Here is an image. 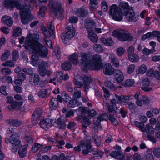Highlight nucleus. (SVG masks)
I'll use <instances>...</instances> for the list:
<instances>
[{"instance_id":"f257e3e1","label":"nucleus","mask_w":160,"mask_h":160,"mask_svg":"<svg viewBox=\"0 0 160 160\" xmlns=\"http://www.w3.org/2000/svg\"><path fill=\"white\" fill-rule=\"evenodd\" d=\"M79 63L82 67L98 70L102 66V60L99 54H95L91 56L90 53L82 52L79 55Z\"/></svg>"},{"instance_id":"f03ea898","label":"nucleus","mask_w":160,"mask_h":160,"mask_svg":"<svg viewBox=\"0 0 160 160\" xmlns=\"http://www.w3.org/2000/svg\"><path fill=\"white\" fill-rule=\"evenodd\" d=\"M39 34L34 33L27 36L25 45L26 48L32 53L39 55L42 58L46 57L48 53L47 49L38 41Z\"/></svg>"},{"instance_id":"7ed1b4c3","label":"nucleus","mask_w":160,"mask_h":160,"mask_svg":"<svg viewBox=\"0 0 160 160\" xmlns=\"http://www.w3.org/2000/svg\"><path fill=\"white\" fill-rule=\"evenodd\" d=\"M92 81L90 76L86 74L83 75L81 77L78 75H76L73 79L74 83L78 88H82L84 84V88L86 92L89 89L90 87L89 84Z\"/></svg>"},{"instance_id":"20e7f679","label":"nucleus","mask_w":160,"mask_h":160,"mask_svg":"<svg viewBox=\"0 0 160 160\" xmlns=\"http://www.w3.org/2000/svg\"><path fill=\"white\" fill-rule=\"evenodd\" d=\"M48 6L54 14L58 18L60 19H62L64 15V12L60 1L56 0L53 2L52 0H50Z\"/></svg>"},{"instance_id":"39448f33","label":"nucleus","mask_w":160,"mask_h":160,"mask_svg":"<svg viewBox=\"0 0 160 160\" xmlns=\"http://www.w3.org/2000/svg\"><path fill=\"white\" fill-rule=\"evenodd\" d=\"M20 135L17 132L13 133L8 138L5 139V142L8 144L10 143L12 144L11 150L13 152L17 151L19 145L21 141L20 140Z\"/></svg>"},{"instance_id":"423d86ee","label":"nucleus","mask_w":160,"mask_h":160,"mask_svg":"<svg viewBox=\"0 0 160 160\" xmlns=\"http://www.w3.org/2000/svg\"><path fill=\"white\" fill-rule=\"evenodd\" d=\"M112 35L114 37H117L119 40L122 41H131L133 37L126 31L120 30L114 31Z\"/></svg>"},{"instance_id":"0eeeda50","label":"nucleus","mask_w":160,"mask_h":160,"mask_svg":"<svg viewBox=\"0 0 160 160\" xmlns=\"http://www.w3.org/2000/svg\"><path fill=\"white\" fill-rule=\"evenodd\" d=\"M75 35L74 28L72 25L68 26L66 28L65 32L62 35V42L67 44Z\"/></svg>"},{"instance_id":"6e6552de","label":"nucleus","mask_w":160,"mask_h":160,"mask_svg":"<svg viewBox=\"0 0 160 160\" xmlns=\"http://www.w3.org/2000/svg\"><path fill=\"white\" fill-rule=\"evenodd\" d=\"M47 28L48 29L44 26H42L41 29L45 38L48 39L50 36L53 37L55 36L54 34V28L53 26V22L51 21L48 22L47 24Z\"/></svg>"},{"instance_id":"1a4fd4ad","label":"nucleus","mask_w":160,"mask_h":160,"mask_svg":"<svg viewBox=\"0 0 160 160\" xmlns=\"http://www.w3.org/2000/svg\"><path fill=\"white\" fill-rule=\"evenodd\" d=\"M142 129V131L144 132L143 136L144 137L152 142H155L154 137L150 134L153 133L154 132V128L151 126L149 124H147L144 127H143Z\"/></svg>"},{"instance_id":"9d476101","label":"nucleus","mask_w":160,"mask_h":160,"mask_svg":"<svg viewBox=\"0 0 160 160\" xmlns=\"http://www.w3.org/2000/svg\"><path fill=\"white\" fill-rule=\"evenodd\" d=\"M30 7L29 5L25 4L23 7L20 9V16L22 17V22L24 24H27L28 22V20L27 17L29 15Z\"/></svg>"},{"instance_id":"9b49d317","label":"nucleus","mask_w":160,"mask_h":160,"mask_svg":"<svg viewBox=\"0 0 160 160\" xmlns=\"http://www.w3.org/2000/svg\"><path fill=\"white\" fill-rule=\"evenodd\" d=\"M4 6L7 8L12 10L15 6L16 8L20 10L25 5L20 4L19 2L15 0H6L4 2Z\"/></svg>"},{"instance_id":"f8f14e48","label":"nucleus","mask_w":160,"mask_h":160,"mask_svg":"<svg viewBox=\"0 0 160 160\" xmlns=\"http://www.w3.org/2000/svg\"><path fill=\"white\" fill-rule=\"evenodd\" d=\"M109 11L111 15L114 20L120 21L122 19V15L120 14L118 8L116 5H112L110 8Z\"/></svg>"},{"instance_id":"ddd939ff","label":"nucleus","mask_w":160,"mask_h":160,"mask_svg":"<svg viewBox=\"0 0 160 160\" xmlns=\"http://www.w3.org/2000/svg\"><path fill=\"white\" fill-rule=\"evenodd\" d=\"M42 110L40 108H36L34 112L32 119V123L34 124L38 123L40 117L42 114Z\"/></svg>"},{"instance_id":"4468645a","label":"nucleus","mask_w":160,"mask_h":160,"mask_svg":"<svg viewBox=\"0 0 160 160\" xmlns=\"http://www.w3.org/2000/svg\"><path fill=\"white\" fill-rule=\"evenodd\" d=\"M154 37H157V40L160 43V32L158 31H153L144 35L142 37V39L144 40L146 39L152 38Z\"/></svg>"},{"instance_id":"2eb2a0df","label":"nucleus","mask_w":160,"mask_h":160,"mask_svg":"<svg viewBox=\"0 0 160 160\" xmlns=\"http://www.w3.org/2000/svg\"><path fill=\"white\" fill-rule=\"evenodd\" d=\"M53 120L49 118L41 120L39 123L40 127L42 128L46 129L49 127L53 126Z\"/></svg>"},{"instance_id":"dca6fc26","label":"nucleus","mask_w":160,"mask_h":160,"mask_svg":"<svg viewBox=\"0 0 160 160\" xmlns=\"http://www.w3.org/2000/svg\"><path fill=\"white\" fill-rule=\"evenodd\" d=\"M91 139V138L88 139L85 138L81 140L80 144L76 147H75L74 148V150L77 152H80L81 150V148H84L87 144H90L92 142Z\"/></svg>"},{"instance_id":"f3484780","label":"nucleus","mask_w":160,"mask_h":160,"mask_svg":"<svg viewBox=\"0 0 160 160\" xmlns=\"http://www.w3.org/2000/svg\"><path fill=\"white\" fill-rule=\"evenodd\" d=\"M114 78L117 82L119 83L124 80V75L122 72L118 69L115 70L114 72Z\"/></svg>"},{"instance_id":"a211bd4d","label":"nucleus","mask_w":160,"mask_h":160,"mask_svg":"<svg viewBox=\"0 0 160 160\" xmlns=\"http://www.w3.org/2000/svg\"><path fill=\"white\" fill-rule=\"evenodd\" d=\"M120 11L122 15H123L128 12L131 9L129 7L128 4L124 2H122L119 4Z\"/></svg>"},{"instance_id":"6ab92c4d","label":"nucleus","mask_w":160,"mask_h":160,"mask_svg":"<svg viewBox=\"0 0 160 160\" xmlns=\"http://www.w3.org/2000/svg\"><path fill=\"white\" fill-rule=\"evenodd\" d=\"M65 120L63 118V117H61L58 119L56 122L53 121V126L55 127H59L60 129H64L66 126L65 124Z\"/></svg>"},{"instance_id":"aec40b11","label":"nucleus","mask_w":160,"mask_h":160,"mask_svg":"<svg viewBox=\"0 0 160 160\" xmlns=\"http://www.w3.org/2000/svg\"><path fill=\"white\" fill-rule=\"evenodd\" d=\"M39 75L36 73H33L29 76V83L33 85H37L40 81Z\"/></svg>"},{"instance_id":"412c9836","label":"nucleus","mask_w":160,"mask_h":160,"mask_svg":"<svg viewBox=\"0 0 160 160\" xmlns=\"http://www.w3.org/2000/svg\"><path fill=\"white\" fill-rule=\"evenodd\" d=\"M115 70L112 65L110 63L105 64L103 67V73L107 75H111L114 72Z\"/></svg>"},{"instance_id":"4be33fe9","label":"nucleus","mask_w":160,"mask_h":160,"mask_svg":"<svg viewBox=\"0 0 160 160\" xmlns=\"http://www.w3.org/2000/svg\"><path fill=\"white\" fill-rule=\"evenodd\" d=\"M109 61L111 64L114 67L118 68L120 65L119 61L116 58L114 54H110L109 56Z\"/></svg>"},{"instance_id":"5701e85b","label":"nucleus","mask_w":160,"mask_h":160,"mask_svg":"<svg viewBox=\"0 0 160 160\" xmlns=\"http://www.w3.org/2000/svg\"><path fill=\"white\" fill-rule=\"evenodd\" d=\"M124 15L125 16L126 19L129 22H135L137 20L135 17L134 12L132 9Z\"/></svg>"},{"instance_id":"b1692460","label":"nucleus","mask_w":160,"mask_h":160,"mask_svg":"<svg viewBox=\"0 0 160 160\" xmlns=\"http://www.w3.org/2000/svg\"><path fill=\"white\" fill-rule=\"evenodd\" d=\"M143 87H141V89L145 92H148L152 90L151 87H149L150 83L149 79L145 78L143 79L142 82Z\"/></svg>"},{"instance_id":"393cba45","label":"nucleus","mask_w":160,"mask_h":160,"mask_svg":"<svg viewBox=\"0 0 160 160\" xmlns=\"http://www.w3.org/2000/svg\"><path fill=\"white\" fill-rule=\"evenodd\" d=\"M1 21L2 23L10 27H11L13 23L12 19L9 16L7 15L4 16L2 17Z\"/></svg>"},{"instance_id":"a878e982","label":"nucleus","mask_w":160,"mask_h":160,"mask_svg":"<svg viewBox=\"0 0 160 160\" xmlns=\"http://www.w3.org/2000/svg\"><path fill=\"white\" fill-rule=\"evenodd\" d=\"M88 14L87 9L84 7L78 9L76 11V14L79 17H84L87 16Z\"/></svg>"},{"instance_id":"bb28decb","label":"nucleus","mask_w":160,"mask_h":160,"mask_svg":"<svg viewBox=\"0 0 160 160\" xmlns=\"http://www.w3.org/2000/svg\"><path fill=\"white\" fill-rule=\"evenodd\" d=\"M85 26L88 32H92L94 29L95 23L93 20H88L86 22Z\"/></svg>"},{"instance_id":"cd10ccee","label":"nucleus","mask_w":160,"mask_h":160,"mask_svg":"<svg viewBox=\"0 0 160 160\" xmlns=\"http://www.w3.org/2000/svg\"><path fill=\"white\" fill-rule=\"evenodd\" d=\"M49 91L50 90L48 89L40 90L38 93V95L41 98H47L50 95Z\"/></svg>"},{"instance_id":"c85d7f7f","label":"nucleus","mask_w":160,"mask_h":160,"mask_svg":"<svg viewBox=\"0 0 160 160\" xmlns=\"http://www.w3.org/2000/svg\"><path fill=\"white\" fill-rule=\"evenodd\" d=\"M110 155L111 157L115 158H119L121 160H122L124 158V156L123 155L122 152L120 151H113L110 153Z\"/></svg>"},{"instance_id":"c756f323","label":"nucleus","mask_w":160,"mask_h":160,"mask_svg":"<svg viewBox=\"0 0 160 160\" xmlns=\"http://www.w3.org/2000/svg\"><path fill=\"white\" fill-rule=\"evenodd\" d=\"M78 54L77 53L75 52L72 55H70L69 56V60L73 64H77L78 63L80 64L79 63L80 59L78 61Z\"/></svg>"},{"instance_id":"7c9ffc66","label":"nucleus","mask_w":160,"mask_h":160,"mask_svg":"<svg viewBox=\"0 0 160 160\" xmlns=\"http://www.w3.org/2000/svg\"><path fill=\"white\" fill-rule=\"evenodd\" d=\"M100 41L101 43L104 45L112 46L113 44V42L111 38H102L100 39Z\"/></svg>"},{"instance_id":"2f4dec72","label":"nucleus","mask_w":160,"mask_h":160,"mask_svg":"<svg viewBox=\"0 0 160 160\" xmlns=\"http://www.w3.org/2000/svg\"><path fill=\"white\" fill-rule=\"evenodd\" d=\"M115 96L117 100V102L120 104H122L123 102H125V101L129 100L130 98L128 96H124L123 95L118 96L115 94Z\"/></svg>"},{"instance_id":"473e14b6","label":"nucleus","mask_w":160,"mask_h":160,"mask_svg":"<svg viewBox=\"0 0 160 160\" xmlns=\"http://www.w3.org/2000/svg\"><path fill=\"white\" fill-rule=\"evenodd\" d=\"M58 104L57 99L55 98H53L49 102V106L51 109L55 110L58 106Z\"/></svg>"},{"instance_id":"72a5a7b5","label":"nucleus","mask_w":160,"mask_h":160,"mask_svg":"<svg viewBox=\"0 0 160 160\" xmlns=\"http://www.w3.org/2000/svg\"><path fill=\"white\" fill-rule=\"evenodd\" d=\"M38 71L41 76L44 77L46 75L49 76L51 74V72L50 70H46L45 68H38Z\"/></svg>"},{"instance_id":"f704fd0d","label":"nucleus","mask_w":160,"mask_h":160,"mask_svg":"<svg viewBox=\"0 0 160 160\" xmlns=\"http://www.w3.org/2000/svg\"><path fill=\"white\" fill-rule=\"evenodd\" d=\"M27 153V147L26 146H23L21 147L19 149L18 154L19 156L21 158L25 157Z\"/></svg>"},{"instance_id":"c9c22d12","label":"nucleus","mask_w":160,"mask_h":160,"mask_svg":"<svg viewBox=\"0 0 160 160\" xmlns=\"http://www.w3.org/2000/svg\"><path fill=\"white\" fill-rule=\"evenodd\" d=\"M30 63L33 66H37L39 60L38 56L35 54L32 55L31 58Z\"/></svg>"},{"instance_id":"e433bc0d","label":"nucleus","mask_w":160,"mask_h":160,"mask_svg":"<svg viewBox=\"0 0 160 160\" xmlns=\"http://www.w3.org/2000/svg\"><path fill=\"white\" fill-rule=\"evenodd\" d=\"M105 85L106 87L110 90L114 91L117 89V88L110 81L107 80L105 82Z\"/></svg>"},{"instance_id":"4c0bfd02","label":"nucleus","mask_w":160,"mask_h":160,"mask_svg":"<svg viewBox=\"0 0 160 160\" xmlns=\"http://www.w3.org/2000/svg\"><path fill=\"white\" fill-rule=\"evenodd\" d=\"M88 37L89 39L93 42H97L98 38L97 35L93 33L92 32H88Z\"/></svg>"},{"instance_id":"58836bf2","label":"nucleus","mask_w":160,"mask_h":160,"mask_svg":"<svg viewBox=\"0 0 160 160\" xmlns=\"http://www.w3.org/2000/svg\"><path fill=\"white\" fill-rule=\"evenodd\" d=\"M90 144H87L85 147L86 148V149H84L82 151V153L83 154L86 155L87 154H89V152H91L93 151L94 150L93 148L90 145Z\"/></svg>"},{"instance_id":"ea45409f","label":"nucleus","mask_w":160,"mask_h":160,"mask_svg":"<svg viewBox=\"0 0 160 160\" xmlns=\"http://www.w3.org/2000/svg\"><path fill=\"white\" fill-rule=\"evenodd\" d=\"M108 109L110 112L115 113L119 110L116 105H109L108 106Z\"/></svg>"},{"instance_id":"a19ab883","label":"nucleus","mask_w":160,"mask_h":160,"mask_svg":"<svg viewBox=\"0 0 160 160\" xmlns=\"http://www.w3.org/2000/svg\"><path fill=\"white\" fill-rule=\"evenodd\" d=\"M9 124L11 126L18 127L22 125V123L18 120H10L9 121Z\"/></svg>"},{"instance_id":"79ce46f5","label":"nucleus","mask_w":160,"mask_h":160,"mask_svg":"<svg viewBox=\"0 0 160 160\" xmlns=\"http://www.w3.org/2000/svg\"><path fill=\"white\" fill-rule=\"evenodd\" d=\"M128 59L132 62H136L138 61L139 57L137 54L134 53L128 55Z\"/></svg>"},{"instance_id":"37998d69","label":"nucleus","mask_w":160,"mask_h":160,"mask_svg":"<svg viewBox=\"0 0 160 160\" xmlns=\"http://www.w3.org/2000/svg\"><path fill=\"white\" fill-rule=\"evenodd\" d=\"M78 100L75 99H72L68 102L67 106L70 108H73L78 105Z\"/></svg>"},{"instance_id":"c03bdc74","label":"nucleus","mask_w":160,"mask_h":160,"mask_svg":"<svg viewBox=\"0 0 160 160\" xmlns=\"http://www.w3.org/2000/svg\"><path fill=\"white\" fill-rule=\"evenodd\" d=\"M92 137L96 146L97 147L100 146L101 142V138L98 137L94 134L93 135Z\"/></svg>"},{"instance_id":"a18cd8bd","label":"nucleus","mask_w":160,"mask_h":160,"mask_svg":"<svg viewBox=\"0 0 160 160\" xmlns=\"http://www.w3.org/2000/svg\"><path fill=\"white\" fill-rule=\"evenodd\" d=\"M23 102L22 101L19 102L14 101L12 103V105L14 109H19L22 105Z\"/></svg>"},{"instance_id":"49530a36","label":"nucleus","mask_w":160,"mask_h":160,"mask_svg":"<svg viewBox=\"0 0 160 160\" xmlns=\"http://www.w3.org/2000/svg\"><path fill=\"white\" fill-rule=\"evenodd\" d=\"M62 68L65 70H68L72 67L71 64L69 61H66L62 64Z\"/></svg>"},{"instance_id":"de8ad7c7","label":"nucleus","mask_w":160,"mask_h":160,"mask_svg":"<svg viewBox=\"0 0 160 160\" xmlns=\"http://www.w3.org/2000/svg\"><path fill=\"white\" fill-rule=\"evenodd\" d=\"M10 52L8 50H6L2 55L1 59L2 61H4L8 58V57L10 55Z\"/></svg>"},{"instance_id":"09e8293b","label":"nucleus","mask_w":160,"mask_h":160,"mask_svg":"<svg viewBox=\"0 0 160 160\" xmlns=\"http://www.w3.org/2000/svg\"><path fill=\"white\" fill-rule=\"evenodd\" d=\"M14 62L12 60H8L3 63L2 66L4 67H13L15 66Z\"/></svg>"},{"instance_id":"8fccbe9b","label":"nucleus","mask_w":160,"mask_h":160,"mask_svg":"<svg viewBox=\"0 0 160 160\" xmlns=\"http://www.w3.org/2000/svg\"><path fill=\"white\" fill-rule=\"evenodd\" d=\"M93 48L97 52L100 53L103 51V49L102 46L99 44L94 45L93 46Z\"/></svg>"},{"instance_id":"3c124183","label":"nucleus","mask_w":160,"mask_h":160,"mask_svg":"<svg viewBox=\"0 0 160 160\" xmlns=\"http://www.w3.org/2000/svg\"><path fill=\"white\" fill-rule=\"evenodd\" d=\"M103 152L100 150H97L93 153V156L97 158H100L103 154Z\"/></svg>"},{"instance_id":"603ef678","label":"nucleus","mask_w":160,"mask_h":160,"mask_svg":"<svg viewBox=\"0 0 160 160\" xmlns=\"http://www.w3.org/2000/svg\"><path fill=\"white\" fill-rule=\"evenodd\" d=\"M134 82V79H127L125 81L123 85L125 87H130L132 86Z\"/></svg>"},{"instance_id":"864d4df0","label":"nucleus","mask_w":160,"mask_h":160,"mask_svg":"<svg viewBox=\"0 0 160 160\" xmlns=\"http://www.w3.org/2000/svg\"><path fill=\"white\" fill-rule=\"evenodd\" d=\"M42 146L41 144L38 143H35L32 148V152H36Z\"/></svg>"},{"instance_id":"5fc2aeb1","label":"nucleus","mask_w":160,"mask_h":160,"mask_svg":"<svg viewBox=\"0 0 160 160\" xmlns=\"http://www.w3.org/2000/svg\"><path fill=\"white\" fill-rule=\"evenodd\" d=\"M57 82H61L63 79V73L62 72H58L56 75Z\"/></svg>"},{"instance_id":"6e6d98bb","label":"nucleus","mask_w":160,"mask_h":160,"mask_svg":"<svg viewBox=\"0 0 160 160\" xmlns=\"http://www.w3.org/2000/svg\"><path fill=\"white\" fill-rule=\"evenodd\" d=\"M12 60L14 62L17 61L18 58L19 53L18 51L16 50L13 51L12 52Z\"/></svg>"},{"instance_id":"4d7b16f0","label":"nucleus","mask_w":160,"mask_h":160,"mask_svg":"<svg viewBox=\"0 0 160 160\" xmlns=\"http://www.w3.org/2000/svg\"><path fill=\"white\" fill-rule=\"evenodd\" d=\"M109 119L114 125L117 126L118 125V122L113 115L109 114Z\"/></svg>"},{"instance_id":"13d9d810","label":"nucleus","mask_w":160,"mask_h":160,"mask_svg":"<svg viewBox=\"0 0 160 160\" xmlns=\"http://www.w3.org/2000/svg\"><path fill=\"white\" fill-rule=\"evenodd\" d=\"M47 7L45 6H43L41 7L38 12V14L39 16L43 18L45 15V11L46 10Z\"/></svg>"},{"instance_id":"bf43d9fd","label":"nucleus","mask_w":160,"mask_h":160,"mask_svg":"<svg viewBox=\"0 0 160 160\" xmlns=\"http://www.w3.org/2000/svg\"><path fill=\"white\" fill-rule=\"evenodd\" d=\"M22 70V71L26 74L30 75L31 74H33V69L31 68H25Z\"/></svg>"},{"instance_id":"052dcab7","label":"nucleus","mask_w":160,"mask_h":160,"mask_svg":"<svg viewBox=\"0 0 160 160\" xmlns=\"http://www.w3.org/2000/svg\"><path fill=\"white\" fill-rule=\"evenodd\" d=\"M147 68L146 65L143 64L141 65L138 68V72L139 73L144 74L147 71Z\"/></svg>"},{"instance_id":"680f3d73","label":"nucleus","mask_w":160,"mask_h":160,"mask_svg":"<svg viewBox=\"0 0 160 160\" xmlns=\"http://www.w3.org/2000/svg\"><path fill=\"white\" fill-rule=\"evenodd\" d=\"M125 52L124 49L123 48H119L116 49V54L118 56H120L123 54Z\"/></svg>"},{"instance_id":"e2e57ef3","label":"nucleus","mask_w":160,"mask_h":160,"mask_svg":"<svg viewBox=\"0 0 160 160\" xmlns=\"http://www.w3.org/2000/svg\"><path fill=\"white\" fill-rule=\"evenodd\" d=\"M21 29L20 28L18 27L14 31L13 34V36L17 37L21 35Z\"/></svg>"},{"instance_id":"0e129e2a","label":"nucleus","mask_w":160,"mask_h":160,"mask_svg":"<svg viewBox=\"0 0 160 160\" xmlns=\"http://www.w3.org/2000/svg\"><path fill=\"white\" fill-rule=\"evenodd\" d=\"M153 155L156 157H160V148L157 147L154 149L153 150Z\"/></svg>"},{"instance_id":"69168bd1","label":"nucleus","mask_w":160,"mask_h":160,"mask_svg":"<svg viewBox=\"0 0 160 160\" xmlns=\"http://www.w3.org/2000/svg\"><path fill=\"white\" fill-rule=\"evenodd\" d=\"M1 72L5 75H9L11 74V70L8 68H2L1 69Z\"/></svg>"},{"instance_id":"338daca9","label":"nucleus","mask_w":160,"mask_h":160,"mask_svg":"<svg viewBox=\"0 0 160 160\" xmlns=\"http://www.w3.org/2000/svg\"><path fill=\"white\" fill-rule=\"evenodd\" d=\"M102 9L104 12L107 11L108 9V6L107 2L103 0L101 4Z\"/></svg>"},{"instance_id":"774afa93","label":"nucleus","mask_w":160,"mask_h":160,"mask_svg":"<svg viewBox=\"0 0 160 160\" xmlns=\"http://www.w3.org/2000/svg\"><path fill=\"white\" fill-rule=\"evenodd\" d=\"M88 109V108H85V111H84V112L89 113V115L92 117H93L96 115V112L95 111L92 110L91 111H89Z\"/></svg>"}]
</instances>
